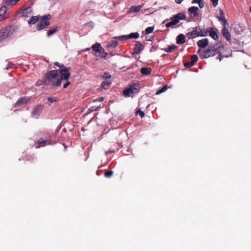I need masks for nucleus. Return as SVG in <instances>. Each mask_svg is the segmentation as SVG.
<instances>
[{
  "label": "nucleus",
  "mask_w": 251,
  "mask_h": 251,
  "mask_svg": "<svg viewBox=\"0 0 251 251\" xmlns=\"http://www.w3.org/2000/svg\"><path fill=\"white\" fill-rule=\"evenodd\" d=\"M211 1L212 2L213 5L214 7L216 6L218 4L219 0H211Z\"/></svg>",
  "instance_id": "obj_43"
},
{
  "label": "nucleus",
  "mask_w": 251,
  "mask_h": 251,
  "mask_svg": "<svg viewBox=\"0 0 251 251\" xmlns=\"http://www.w3.org/2000/svg\"><path fill=\"white\" fill-rule=\"evenodd\" d=\"M50 22L47 20H41L37 24L38 30H41L48 26L50 25Z\"/></svg>",
  "instance_id": "obj_14"
},
{
  "label": "nucleus",
  "mask_w": 251,
  "mask_h": 251,
  "mask_svg": "<svg viewBox=\"0 0 251 251\" xmlns=\"http://www.w3.org/2000/svg\"><path fill=\"white\" fill-rule=\"evenodd\" d=\"M118 45V42L116 40H113L109 42L108 46L112 48H115Z\"/></svg>",
  "instance_id": "obj_29"
},
{
  "label": "nucleus",
  "mask_w": 251,
  "mask_h": 251,
  "mask_svg": "<svg viewBox=\"0 0 251 251\" xmlns=\"http://www.w3.org/2000/svg\"><path fill=\"white\" fill-rule=\"evenodd\" d=\"M199 6L200 8H203L204 6L205 2L204 1L201 0L200 2L199 3Z\"/></svg>",
  "instance_id": "obj_44"
},
{
  "label": "nucleus",
  "mask_w": 251,
  "mask_h": 251,
  "mask_svg": "<svg viewBox=\"0 0 251 251\" xmlns=\"http://www.w3.org/2000/svg\"><path fill=\"white\" fill-rule=\"evenodd\" d=\"M141 5L131 6L129 9V11L130 12H137L141 10Z\"/></svg>",
  "instance_id": "obj_23"
},
{
  "label": "nucleus",
  "mask_w": 251,
  "mask_h": 251,
  "mask_svg": "<svg viewBox=\"0 0 251 251\" xmlns=\"http://www.w3.org/2000/svg\"><path fill=\"white\" fill-rule=\"evenodd\" d=\"M81 130H84V127H82V128H81Z\"/></svg>",
  "instance_id": "obj_53"
},
{
  "label": "nucleus",
  "mask_w": 251,
  "mask_h": 251,
  "mask_svg": "<svg viewBox=\"0 0 251 251\" xmlns=\"http://www.w3.org/2000/svg\"><path fill=\"white\" fill-rule=\"evenodd\" d=\"M183 0H175V2L177 4H180Z\"/></svg>",
  "instance_id": "obj_46"
},
{
  "label": "nucleus",
  "mask_w": 251,
  "mask_h": 251,
  "mask_svg": "<svg viewBox=\"0 0 251 251\" xmlns=\"http://www.w3.org/2000/svg\"><path fill=\"white\" fill-rule=\"evenodd\" d=\"M111 75L108 73H107V72H105L103 74V75H102V77L104 79H108V78H110L111 77Z\"/></svg>",
  "instance_id": "obj_38"
},
{
  "label": "nucleus",
  "mask_w": 251,
  "mask_h": 251,
  "mask_svg": "<svg viewBox=\"0 0 251 251\" xmlns=\"http://www.w3.org/2000/svg\"><path fill=\"white\" fill-rule=\"evenodd\" d=\"M153 37H151V38H149V39H147L146 40L147 41H152L153 40Z\"/></svg>",
  "instance_id": "obj_50"
},
{
  "label": "nucleus",
  "mask_w": 251,
  "mask_h": 251,
  "mask_svg": "<svg viewBox=\"0 0 251 251\" xmlns=\"http://www.w3.org/2000/svg\"><path fill=\"white\" fill-rule=\"evenodd\" d=\"M57 27H55L53 28H50L49 31L47 32L48 36H50L52 35L53 33L56 32L57 31Z\"/></svg>",
  "instance_id": "obj_28"
},
{
  "label": "nucleus",
  "mask_w": 251,
  "mask_h": 251,
  "mask_svg": "<svg viewBox=\"0 0 251 251\" xmlns=\"http://www.w3.org/2000/svg\"><path fill=\"white\" fill-rule=\"evenodd\" d=\"M70 68L59 69L60 77L57 78L56 80H54L52 82V86H60L62 80H67L70 76Z\"/></svg>",
  "instance_id": "obj_3"
},
{
  "label": "nucleus",
  "mask_w": 251,
  "mask_h": 251,
  "mask_svg": "<svg viewBox=\"0 0 251 251\" xmlns=\"http://www.w3.org/2000/svg\"><path fill=\"white\" fill-rule=\"evenodd\" d=\"M111 152H113V151H109L108 152H106L105 153H106V154H107L108 153H111Z\"/></svg>",
  "instance_id": "obj_51"
},
{
  "label": "nucleus",
  "mask_w": 251,
  "mask_h": 251,
  "mask_svg": "<svg viewBox=\"0 0 251 251\" xmlns=\"http://www.w3.org/2000/svg\"><path fill=\"white\" fill-rule=\"evenodd\" d=\"M15 30L14 25L6 26L0 30V40H3L11 35Z\"/></svg>",
  "instance_id": "obj_4"
},
{
  "label": "nucleus",
  "mask_w": 251,
  "mask_h": 251,
  "mask_svg": "<svg viewBox=\"0 0 251 251\" xmlns=\"http://www.w3.org/2000/svg\"><path fill=\"white\" fill-rule=\"evenodd\" d=\"M198 60V57L196 54H193L191 56V62L194 64Z\"/></svg>",
  "instance_id": "obj_32"
},
{
  "label": "nucleus",
  "mask_w": 251,
  "mask_h": 251,
  "mask_svg": "<svg viewBox=\"0 0 251 251\" xmlns=\"http://www.w3.org/2000/svg\"><path fill=\"white\" fill-rule=\"evenodd\" d=\"M224 47L222 45H219L218 44L211 45L206 50H199L198 53L201 59L207 58L214 56L216 54H219L218 59H219L220 61H221L223 57L225 56L222 55V52L224 50Z\"/></svg>",
  "instance_id": "obj_1"
},
{
  "label": "nucleus",
  "mask_w": 251,
  "mask_h": 251,
  "mask_svg": "<svg viewBox=\"0 0 251 251\" xmlns=\"http://www.w3.org/2000/svg\"><path fill=\"white\" fill-rule=\"evenodd\" d=\"M66 82H65V83H64L63 84V88H66L70 84V82L67 80H66Z\"/></svg>",
  "instance_id": "obj_45"
},
{
  "label": "nucleus",
  "mask_w": 251,
  "mask_h": 251,
  "mask_svg": "<svg viewBox=\"0 0 251 251\" xmlns=\"http://www.w3.org/2000/svg\"><path fill=\"white\" fill-rule=\"evenodd\" d=\"M54 64L57 66H58V67L60 66V64L59 63H58V62H54Z\"/></svg>",
  "instance_id": "obj_49"
},
{
  "label": "nucleus",
  "mask_w": 251,
  "mask_h": 251,
  "mask_svg": "<svg viewBox=\"0 0 251 251\" xmlns=\"http://www.w3.org/2000/svg\"><path fill=\"white\" fill-rule=\"evenodd\" d=\"M185 15L182 13H178L174 16L171 19L172 21L166 24L165 26L169 27H174V26L178 24L180 20H185Z\"/></svg>",
  "instance_id": "obj_5"
},
{
  "label": "nucleus",
  "mask_w": 251,
  "mask_h": 251,
  "mask_svg": "<svg viewBox=\"0 0 251 251\" xmlns=\"http://www.w3.org/2000/svg\"><path fill=\"white\" fill-rule=\"evenodd\" d=\"M144 47L141 43L139 41H136V44L134 45V47L133 49V54H139L144 49Z\"/></svg>",
  "instance_id": "obj_12"
},
{
  "label": "nucleus",
  "mask_w": 251,
  "mask_h": 251,
  "mask_svg": "<svg viewBox=\"0 0 251 251\" xmlns=\"http://www.w3.org/2000/svg\"><path fill=\"white\" fill-rule=\"evenodd\" d=\"M103 100H104V98L100 97H99V98H98L97 99L94 100L93 102H97V101L101 102V101H102Z\"/></svg>",
  "instance_id": "obj_40"
},
{
  "label": "nucleus",
  "mask_w": 251,
  "mask_h": 251,
  "mask_svg": "<svg viewBox=\"0 0 251 251\" xmlns=\"http://www.w3.org/2000/svg\"><path fill=\"white\" fill-rule=\"evenodd\" d=\"M21 0H3L4 4L8 6H13Z\"/></svg>",
  "instance_id": "obj_20"
},
{
  "label": "nucleus",
  "mask_w": 251,
  "mask_h": 251,
  "mask_svg": "<svg viewBox=\"0 0 251 251\" xmlns=\"http://www.w3.org/2000/svg\"><path fill=\"white\" fill-rule=\"evenodd\" d=\"M60 68V69H64V68H67V67H65L64 65L63 64H60V66L59 67Z\"/></svg>",
  "instance_id": "obj_48"
},
{
  "label": "nucleus",
  "mask_w": 251,
  "mask_h": 251,
  "mask_svg": "<svg viewBox=\"0 0 251 251\" xmlns=\"http://www.w3.org/2000/svg\"><path fill=\"white\" fill-rule=\"evenodd\" d=\"M193 65L194 64L191 61H188L184 63V66L187 68H189Z\"/></svg>",
  "instance_id": "obj_35"
},
{
  "label": "nucleus",
  "mask_w": 251,
  "mask_h": 251,
  "mask_svg": "<svg viewBox=\"0 0 251 251\" xmlns=\"http://www.w3.org/2000/svg\"><path fill=\"white\" fill-rule=\"evenodd\" d=\"M42 110V106L41 105H37L32 112V116L35 118H37L40 115Z\"/></svg>",
  "instance_id": "obj_16"
},
{
  "label": "nucleus",
  "mask_w": 251,
  "mask_h": 251,
  "mask_svg": "<svg viewBox=\"0 0 251 251\" xmlns=\"http://www.w3.org/2000/svg\"><path fill=\"white\" fill-rule=\"evenodd\" d=\"M167 89V86H164L163 88H162L161 89L158 90L155 94L156 95H159L164 92H165Z\"/></svg>",
  "instance_id": "obj_33"
},
{
  "label": "nucleus",
  "mask_w": 251,
  "mask_h": 251,
  "mask_svg": "<svg viewBox=\"0 0 251 251\" xmlns=\"http://www.w3.org/2000/svg\"><path fill=\"white\" fill-rule=\"evenodd\" d=\"M93 54L97 57H100L101 53L104 52V49L101 47L100 43H96L92 46Z\"/></svg>",
  "instance_id": "obj_7"
},
{
  "label": "nucleus",
  "mask_w": 251,
  "mask_h": 251,
  "mask_svg": "<svg viewBox=\"0 0 251 251\" xmlns=\"http://www.w3.org/2000/svg\"><path fill=\"white\" fill-rule=\"evenodd\" d=\"M138 92L139 90L137 88L136 85L134 84L128 86L127 88L124 90L123 94L126 97H132L134 94L138 93Z\"/></svg>",
  "instance_id": "obj_6"
},
{
  "label": "nucleus",
  "mask_w": 251,
  "mask_h": 251,
  "mask_svg": "<svg viewBox=\"0 0 251 251\" xmlns=\"http://www.w3.org/2000/svg\"><path fill=\"white\" fill-rule=\"evenodd\" d=\"M199 9L197 6H191L188 9V13L191 18H198L200 16Z\"/></svg>",
  "instance_id": "obj_9"
},
{
  "label": "nucleus",
  "mask_w": 251,
  "mask_h": 251,
  "mask_svg": "<svg viewBox=\"0 0 251 251\" xmlns=\"http://www.w3.org/2000/svg\"><path fill=\"white\" fill-rule=\"evenodd\" d=\"M208 40L206 38L202 39L199 40L197 42V45L198 47L202 48H204L206 47L208 45Z\"/></svg>",
  "instance_id": "obj_17"
},
{
  "label": "nucleus",
  "mask_w": 251,
  "mask_h": 251,
  "mask_svg": "<svg viewBox=\"0 0 251 251\" xmlns=\"http://www.w3.org/2000/svg\"><path fill=\"white\" fill-rule=\"evenodd\" d=\"M208 33H209L210 36L214 40H216L218 38L217 34L218 31L216 29L213 30L211 28H210V30H208Z\"/></svg>",
  "instance_id": "obj_22"
},
{
  "label": "nucleus",
  "mask_w": 251,
  "mask_h": 251,
  "mask_svg": "<svg viewBox=\"0 0 251 251\" xmlns=\"http://www.w3.org/2000/svg\"><path fill=\"white\" fill-rule=\"evenodd\" d=\"M177 47L175 45L168 46L167 48L162 49L167 52H171L173 50L176 49Z\"/></svg>",
  "instance_id": "obj_24"
},
{
  "label": "nucleus",
  "mask_w": 251,
  "mask_h": 251,
  "mask_svg": "<svg viewBox=\"0 0 251 251\" xmlns=\"http://www.w3.org/2000/svg\"><path fill=\"white\" fill-rule=\"evenodd\" d=\"M27 10H28L27 8H25V9L22 10L21 13H22V15L23 16H24V17H28Z\"/></svg>",
  "instance_id": "obj_36"
},
{
  "label": "nucleus",
  "mask_w": 251,
  "mask_h": 251,
  "mask_svg": "<svg viewBox=\"0 0 251 251\" xmlns=\"http://www.w3.org/2000/svg\"><path fill=\"white\" fill-rule=\"evenodd\" d=\"M154 30V27L153 26H150V27H147L145 32V34H150L151 33H152L153 32Z\"/></svg>",
  "instance_id": "obj_31"
},
{
  "label": "nucleus",
  "mask_w": 251,
  "mask_h": 251,
  "mask_svg": "<svg viewBox=\"0 0 251 251\" xmlns=\"http://www.w3.org/2000/svg\"><path fill=\"white\" fill-rule=\"evenodd\" d=\"M222 32L224 37L229 42L231 41V35L228 30L226 27V25L223 26Z\"/></svg>",
  "instance_id": "obj_15"
},
{
  "label": "nucleus",
  "mask_w": 251,
  "mask_h": 251,
  "mask_svg": "<svg viewBox=\"0 0 251 251\" xmlns=\"http://www.w3.org/2000/svg\"><path fill=\"white\" fill-rule=\"evenodd\" d=\"M151 69L150 68L143 67L140 69L141 74L143 75H148L151 74Z\"/></svg>",
  "instance_id": "obj_21"
},
{
  "label": "nucleus",
  "mask_w": 251,
  "mask_h": 251,
  "mask_svg": "<svg viewBox=\"0 0 251 251\" xmlns=\"http://www.w3.org/2000/svg\"><path fill=\"white\" fill-rule=\"evenodd\" d=\"M101 56H100L101 58L106 59V56L108 55V53L106 52H105V50H104L103 53H101Z\"/></svg>",
  "instance_id": "obj_41"
},
{
  "label": "nucleus",
  "mask_w": 251,
  "mask_h": 251,
  "mask_svg": "<svg viewBox=\"0 0 251 251\" xmlns=\"http://www.w3.org/2000/svg\"><path fill=\"white\" fill-rule=\"evenodd\" d=\"M208 29H205L201 25L193 27L192 31L189 32L186 34V37L190 39L198 36L203 37L207 35Z\"/></svg>",
  "instance_id": "obj_2"
},
{
  "label": "nucleus",
  "mask_w": 251,
  "mask_h": 251,
  "mask_svg": "<svg viewBox=\"0 0 251 251\" xmlns=\"http://www.w3.org/2000/svg\"><path fill=\"white\" fill-rule=\"evenodd\" d=\"M58 76L57 70H51L46 73L45 77L49 82H52L53 80ZM52 85V84H51Z\"/></svg>",
  "instance_id": "obj_8"
},
{
  "label": "nucleus",
  "mask_w": 251,
  "mask_h": 251,
  "mask_svg": "<svg viewBox=\"0 0 251 251\" xmlns=\"http://www.w3.org/2000/svg\"><path fill=\"white\" fill-rule=\"evenodd\" d=\"M27 102V99L25 97L20 98L15 104V107H18L22 105L23 104L26 103Z\"/></svg>",
  "instance_id": "obj_19"
},
{
  "label": "nucleus",
  "mask_w": 251,
  "mask_h": 251,
  "mask_svg": "<svg viewBox=\"0 0 251 251\" xmlns=\"http://www.w3.org/2000/svg\"><path fill=\"white\" fill-rule=\"evenodd\" d=\"M98 108V107H95V106H92L91 107V111H96L97 110V109Z\"/></svg>",
  "instance_id": "obj_47"
},
{
  "label": "nucleus",
  "mask_w": 251,
  "mask_h": 251,
  "mask_svg": "<svg viewBox=\"0 0 251 251\" xmlns=\"http://www.w3.org/2000/svg\"><path fill=\"white\" fill-rule=\"evenodd\" d=\"M177 44H182L185 42V37L183 34L178 35L176 39Z\"/></svg>",
  "instance_id": "obj_18"
},
{
  "label": "nucleus",
  "mask_w": 251,
  "mask_h": 251,
  "mask_svg": "<svg viewBox=\"0 0 251 251\" xmlns=\"http://www.w3.org/2000/svg\"><path fill=\"white\" fill-rule=\"evenodd\" d=\"M38 143L39 145L36 147L37 148H38L40 147H44L46 144H49L48 141L47 140H43L42 139H39L38 141Z\"/></svg>",
  "instance_id": "obj_25"
},
{
  "label": "nucleus",
  "mask_w": 251,
  "mask_h": 251,
  "mask_svg": "<svg viewBox=\"0 0 251 251\" xmlns=\"http://www.w3.org/2000/svg\"><path fill=\"white\" fill-rule=\"evenodd\" d=\"M250 12L251 13V8H250Z\"/></svg>",
  "instance_id": "obj_54"
},
{
  "label": "nucleus",
  "mask_w": 251,
  "mask_h": 251,
  "mask_svg": "<svg viewBox=\"0 0 251 251\" xmlns=\"http://www.w3.org/2000/svg\"><path fill=\"white\" fill-rule=\"evenodd\" d=\"M9 14L7 12V8L6 6L3 5L0 7V22L4 21L8 18Z\"/></svg>",
  "instance_id": "obj_10"
},
{
  "label": "nucleus",
  "mask_w": 251,
  "mask_h": 251,
  "mask_svg": "<svg viewBox=\"0 0 251 251\" xmlns=\"http://www.w3.org/2000/svg\"><path fill=\"white\" fill-rule=\"evenodd\" d=\"M137 114H139L141 118H143L145 116L144 112L142 111L140 109H138L136 111Z\"/></svg>",
  "instance_id": "obj_37"
},
{
  "label": "nucleus",
  "mask_w": 251,
  "mask_h": 251,
  "mask_svg": "<svg viewBox=\"0 0 251 251\" xmlns=\"http://www.w3.org/2000/svg\"><path fill=\"white\" fill-rule=\"evenodd\" d=\"M219 21L221 22L223 26L228 25V23L225 17V13L222 9L219 10V14L217 16Z\"/></svg>",
  "instance_id": "obj_13"
},
{
  "label": "nucleus",
  "mask_w": 251,
  "mask_h": 251,
  "mask_svg": "<svg viewBox=\"0 0 251 251\" xmlns=\"http://www.w3.org/2000/svg\"><path fill=\"white\" fill-rule=\"evenodd\" d=\"M111 84V82H110L109 81L105 80L102 82L101 86L102 87V88L106 90V89H108V88L110 86Z\"/></svg>",
  "instance_id": "obj_27"
},
{
  "label": "nucleus",
  "mask_w": 251,
  "mask_h": 251,
  "mask_svg": "<svg viewBox=\"0 0 251 251\" xmlns=\"http://www.w3.org/2000/svg\"><path fill=\"white\" fill-rule=\"evenodd\" d=\"M113 172L112 171H107L104 174V176L107 178L111 177L113 176Z\"/></svg>",
  "instance_id": "obj_30"
},
{
  "label": "nucleus",
  "mask_w": 251,
  "mask_h": 251,
  "mask_svg": "<svg viewBox=\"0 0 251 251\" xmlns=\"http://www.w3.org/2000/svg\"><path fill=\"white\" fill-rule=\"evenodd\" d=\"M58 98L56 97H49L48 98V100L50 102H56V101L58 100Z\"/></svg>",
  "instance_id": "obj_34"
},
{
  "label": "nucleus",
  "mask_w": 251,
  "mask_h": 251,
  "mask_svg": "<svg viewBox=\"0 0 251 251\" xmlns=\"http://www.w3.org/2000/svg\"><path fill=\"white\" fill-rule=\"evenodd\" d=\"M46 82V80H39L37 82L36 84H37V85H40L43 84H45Z\"/></svg>",
  "instance_id": "obj_42"
},
{
  "label": "nucleus",
  "mask_w": 251,
  "mask_h": 251,
  "mask_svg": "<svg viewBox=\"0 0 251 251\" xmlns=\"http://www.w3.org/2000/svg\"><path fill=\"white\" fill-rule=\"evenodd\" d=\"M139 37V34L138 32L131 33L127 35H123L121 36L117 37L115 38L119 39L120 40H126L128 39H137Z\"/></svg>",
  "instance_id": "obj_11"
},
{
  "label": "nucleus",
  "mask_w": 251,
  "mask_h": 251,
  "mask_svg": "<svg viewBox=\"0 0 251 251\" xmlns=\"http://www.w3.org/2000/svg\"><path fill=\"white\" fill-rule=\"evenodd\" d=\"M39 20L38 16H32L28 20V23L29 24H34Z\"/></svg>",
  "instance_id": "obj_26"
},
{
  "label": "nucleus",
  "mask_w": 251,
  "mask_h": 251,
  "mask_svg": "<svg viewBox=\"0 0 251 251\" xmlns=\"http://www.w3.org/2000/svg\"><path fill=\"white\" fill-rule=\"evenodd\" d=\"M51 17V16L50 14L46 15L42 17V20H47V19H50Z\"/></svg>",
  "instance_id": "obj_39"
},
{
  "label": "nucleus",
  "mask_w": 251,
  "mask_h": 251,
  "mask_svg": "<svg viewBox=\"0 0 251 251\" xmlns=\"http://www.w3.org/2000/svg\"><path fill=\"white\" fill-rule=\"evenodd\" d=\"M86 50H90V48H87L86 49Z\"/></svg>",
  "instance_id": "obj_52"
}]
</instances>
